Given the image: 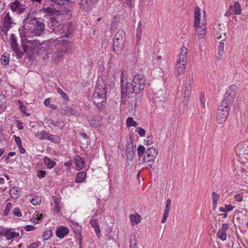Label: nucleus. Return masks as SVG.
Returning <instances> with one entry per match:
<instances>
[{
	"instance_id": "nucleus-56",
	"label": "nucleus",
	"mask_w": 248,
	"mask_h": 248,
	"mask_svg": "<svg viewBox=\"0 0 248 248\" xmlns=\"http://www.w3.org/2000/svg\"><path fill=\"white\" fill-rule=\"evenodd\" d=\"M36 227L35 226H33V225H26L24 227V229L25 231H33L35 229Z\"/></svg>"
},
{
	"instance_id": "nucleus-48",
	"label": "nucleus",
	"mask_w": 248,
	"mask_h": 248,
	"mask_svg": "<svg viewBox=\"0 0 248 248\" xmlns=\"http://www.w3.org/2000/svg\"><path fill=\"white\" fill-rule=\"evenodd\" d=\"M137 132L140 137H144L145 136V130L141 127H138L136 129Z\"/></svg>"
},
{
	"instance_id": "nucleus-17",
	"label": "nucleus",
	"mask_w": 248,
	"mask_h": 248,
	"mask_svg": "<svg viewBox=\"0 0 248 248\" xmlns=\"http://www.w3.org/2000/svg\"><path fill=\"white\" fill-rule=\"evenodd\" d=\"M75 31V26L72 23H69L65 26V29L62 31L64 33L65 38H71Z\"/></svg>"
},
{
	"instance_id": "nucleus-52",
	"label": "nucleus",
	"mask_w": 248,
	"mask_h": 248,
	"mask_svg": "<svg viewBox=\"0 0 248 248\" xmlns=\"http://www.w3.org/2000/svg\"><path fill=\"white\" fill-rule=\"evenodd\" d=\"M12 207V203L11 202H9L7 204L5 209L3 211V215L4 216H7L8 215V212H9L10 209Z\"/></svg>"
},
{
	"instance_id": "nucleus-54",
	"label": "nucleus",
	"mask_w": 248,
	"mask_h": 248,
	"mask_svg": "<svg viewBox=\"0 0 248 248\" xmlns=\"http://www.w3.org/2000/svg\"><path fill=\"white\" fill-rule=\"evenodd\" d=\"M204 94L203 93H201L200 97V101L201 104V105L203 108H204L205 107V104L204 101Z\"/></svg>"
},
{
	"instance_id": "nucleus-64",
	"label": "nucleus",
	"mask_w": 248,
	"mask_h": 248,
	"mask_svg": "<svg viewBox=\"0 0 248 248\" xmlns=\"http://www.w3.org/2000/svg\"><path fill=\"white\" fill-rule=\"evenodd\" d=\"M24 7H25V6L24 5L23 6H21L20 7H19L18 9V11H16V12L19 14L23 13L24 12V11L25 10V8Z\"/></svg>"
},
{
	"instance_id": "nucleus-8",
	"label": "nucleus",
	"mask_w": 248,
	"mask_h": 248,
	"mask_svg": "<svg viewBox=\"0 0 248 248\" xmlns=\"http://www.w3.org/2000/svg\"><path fill=\"white\" fill-rule=\"evenodd\" d=\"M49 1V0H46L44 7L39 10L40 12L42 14L50 15L60 14V11L56 10V7H55V6L57 4L54 2H51V3L49 4L48 2Z\"/></svg>"
},
{
	"instance_id": "nucleus-42",
	"label": "nucleus",
	"mask_w": 248,
	"mask_h": 248,
	"mask_svg": "<svg viewBox=\"0 0 248 248\" xmlns=\"http://www.w3.org/2000/svg\"><path fill=\"white\" fill-rule=\"evenodd\" d=\"M52 235V232L50 230H46V231L44 232L43 235V239L44 240H47L50 238Z\"/></svg>"
},
{
	"instance_id": "nucleus-22",
	"label": "nucleus",
	"mask_w": 248,
	"mask_h": 248,
	"mask_svg": "<svg viewBox=\"0 0 248 248\" xmlns=\"http://www.w3.org/2000/svg\"><path fill=\"white\" fill-rule=\"evenodd\" d=\"M90 223L91 226L93 228H94L95 232L96 233L97 237L98 238H99L101 236L100 229L99 226L98 224V223L97 222V221L95 219H91L90 221Z\"/></svg>"
},
{
	"instance_id": "nucleus-6",
	"label": "nucleus",
	"mask_w": 248,
	"mask_h": 248,
	"mask_svg": "<svg viewBox=\"0 0 248 248\" xmlns=\"http://www.w3.org/2000/svg\"><path fill=\"white\" fill-rule=\"evenodd\" d=\"M146 78L144 74L137 73L134 76L132 82L136 94H139L144 91Z\"/></svg>"
},
{
	"instance_id": "nucleus-35",
	"label": "nucleus",
	"mask_w": 248,
	"mask_h": 248,
	"mask_svg": "<svg viewBox=\"0 0 248 248\" xmlns=\"http://www.w3.org/2000/svg\"><path fill=\"white\" fill-rule=\"evenodd\" d=\"M48 134V133H47L46 131L42 130L41 131L37 133L36 137L42 140H46Z\"/></svg>"
},
{
	"instance_id": "nucleus-26",
	"label": "nucleus",
	"mask_w": 248,
	"mask_h": 248,
	"mask_svg": "<svg viewBox=\"0 0 248 248\" xmlns=\"http://www.w3.org/2000/svg\"><path fill=\"white\" fill-rule=\"evenodd\" d=\"M86 177V173L84 171H80L78 172L75 178V182L77 183H80L84 181Z\"/></svg>"
},
{
	"instance_id": "nucleus-20",
	"label": "nucleus",
	"mask_w": 248,
	"mask_h": 248,
	"mask_svg": "<svg viewBox=\"0 0 248 248\" xmlns=\"http://www.w3.org/2000/svg\"><path fill=\"white\" fill-rule=\"evenodd\" d=\"M12 24H15L14 23H13L11 21V18L9 16V13L6 14L4 19H3V25L5 26V30H6V32H7L8 30L10 29V28L12 27Z\"/></svg>"
},
{
	"instance_id": "nucleus-33",
	"label": "nucleus",
	"mask_w": 248,
	"mask_h": 248,
	"mask_svg": "<svg viewBox=\"0 0 248 248\" xmlns=\"http://www.w3.org/2000/svg\"><path fill=\"white\" fill-rule=\"evenodd\" d=\"M46 140L55 143H58L60 141V138L57 135H53L48 133Z\"/></svg>"
},
{
	"instance_id": "nucleus-41",
	"label": "nucleus",
	"mask_w": 248,
	"mask_h": 248,
	"mask_svg": "<svg viewBox=\"0 0 248 248\" xmlns=\"http://www.w3.org/2000/svg\"><path fill=\"white\" fill-rule=\"evenodd\" d=\"M89 122L91 126L94 127H97L100 125V123L98 120L95 118H92L89 120Z\"/></svg>"
},
{
	"instance_id": "nucleus-4",
	"label": "nucleus",
	"mask_w": 248,
	"mask_h": 248,
	"mask_svg": "<svg viewBox=\"0 0 248 248\" xmlns=\"http://www.w3.org/2000/svg\"><path fill=\"white\" fill-rule=\"evenodd\" d=\"M121 98L123 99H125L127 95L131 96L133 93H135L133 82H129L127 81L126 78H124L123 72L121 75Z\"/></svg>"
},
{
	"instance_id": "nucleus-24",
	"label": "nucleus",
	"mask_w": 248,
	"mask_h": 248,
	"mask_svg": "<svg viewBox=\"0 0 248 248\" xmlns=\"http://www.w3.org/2000/svg\"><path fill=\"white\" fill-rule=\"evenodd\" d=\"M0 236H5L7 239L10 240L16 236V233L11 230H3L0 232Z\"/></svg>"
},
{
	"instance_id": "nucleus-21",
	"label": "nucleus",
	"mask_w": 248,
	"mask_h": 248,
	"mask_svg": "<svg viewBox=\"0 0 248 248\" xmlns=\"http://www.w3.org/2000/svg\"><path fill=\"white\" fill-rule=\"evenodd\" d=\"M229 7L234 14L238 16L241 14L242 9L238 2H234L233 5H230Z\"/></svg>"
},
{
	"instance_id": "nucleus-61",
	"label": "nucleus",
	"mask_w": 248,
	"mask_h": 248,
	"mask_svg": "<svg viewBox=\"0 0 248 248\" xmlns=\"http://www.w3.org/2000/svg\"><path fill=\"white\" fill-rule=\"evenodd\" d=\"M141 101V97L140 96L136 97L134 101V108H136V107L138 106V102H140Z\"/></svg>"
},
{
	"instance_id": "nucleus-38",
	"label": "nucleus",
	"mask_w": 248,
	"mask_h": 248,
	"mask_svg": "<svg viewBox=\"0 0 248 248\" xmlns=\"http://www.w3.org/2000/svg\"><path fill=\"white\" fill-rule=\"evenodd\" d=\"M145 148L143 145H139L137 149V153L139 156V158H140L142 157L144 154H145Z\"/></svg>"
},
{
	"instance_id": "nucleus-46",
	"label": "nucleus",
	"mask_w": 248,
	"mask_h": 248,
	"mask_svg": "<svg viewBox=\"0 0 248 248\" xmlns=\"http://www.w3.org/2000/svg\"><path fill=\"white\" fill-rule=\"evenodd\" d=\"M52 199L55 204V210L57 212H59L60 211V207L59 205L58 199L57 197L55 196H53Z\"/></svg>"
},
{
	"instance_id": "nucleus-9",
	"label": "nucleus",
	"mask_w": 248,
	"mask_h": 248,
	"mask_svg": "<svg viewBox=\"0 0 248 248\" xmlns=\"http://www.w3.org/2000/svg\"><path fill=\"white\" fill-rule=\"evenodd\" d=\"M125 149V155L126 158L129 161L133 159L135 155L136 145H134L132 137L129 138V140L127 141Z\"/></svg>"
},
{
	"instance_id": "nucleus-19",
	"label": "nucleus",
	"mask_w": 248,
	"mask_h": 248,
	"mask_svg": "<svg viewBox=\"0 0 248 248\" xmlns=\"http://www.w3.org/2000/svg\"><path fill=\"white\" fill-rule=\"evenodd\" d=\"M191 86H186L185 90L184 92V100L183 102L185 106H186L188 100H189L190 98V95L191 94Z\"/></svg>"
},
{
	"instance_id": "nucleus-37",
	"label": "nucleus",
	"mask_w": 248,
	"mask_h": 248,
	"mask_svg": "<svg viewBox=\"0 0 248 248\" xmlns=\"http://www.w3.org/2000/svg\"><path fill=\"white\" fill-rule=\"evenodd\" d=\"M248 195L247 193L241 192L234 195V198L236 201L241 202L243 201V197H246Z\"/></svg>"
},
{
	"instance_id": "nucleus-55",
	"label": "nucleus",
	"mask_w": 248,
	"mask_h": 248,
	"mask_svg": "<svg viewBox=\"0 0 248 248\" xmlns=\"http://www.w3.org/2000/svg\"><path fill=\"white\" fill-rule=\"evenodd\" d=\"M213 202H217L219 197V195L216 192H213L212 194Z\"/></svg>"
},
{
	"instance_id": "nucleus-25",
	"label": "nucleus",
	"mask_w": 248,
	"mask_h": 248,
	"mask_svg": "<svg viewBox=\"0 0 248 248\" xmlns=\"http://www.w3.org/2000/svg\"><path fill=\"white\" fill-rule=\"evenodd\" d=\"M44 163L49 169H52L56 165V162L47 156H45L44 158Z\"/></svg>"
},
{
	"instance_id": "nucleus-30",
	"label": "nucleus",
	"mask_w": 248,
	"mask_h": 248,
	"mask_svg": "<svg viewBox=\"0 0 248 248\" xmlns=\"http://www.w3.org/2000/svg\"><path fill=\"white\" fill-rule=\"evenodd\" d=\"M125 33L122 30H119L115 34L114 39L116 40H122L124 41Z\"/></svg>"
},
{
	"instance_id": "nucleus-39",
	"label": "nucleus",
	"mask_w": 248,
	"mask_h": 248,
	"mask_svg": "<svg viewBox=\"0 0 248 248\" xmlns=\"http://www.w3.org/2000/svg\"><path fill=\"white\" fill-rule=\"evenodd\" d=\"M10 41L13 50L16 52V37L13 33L11 34Z\"/></svg>"
},
{
	"instance_id": "nucleus-40",
	"label": "nucleus",
	"mask_w": 248,
	"mask_h": 248,
	"mask_svg": "<svg viewBox=\"0 0 248 248\" xmlns=\"http://www.w3.org/2000/svg\"><path fill=\"white\" fill-rule=\"evenodd\" d=\"M9 55L8 53H5L1 58V63L2 64L6 65L9 62Z\"/></svg>"
},
{
	"instance_id": "nucleus-15",
	"label": "nucleus",
	"mask_w": 248,
	"mask_h": 248,
	"mask_svg": "<svg viewBox=\"0 0 248 248\" xmlns=\"http://www.w3.org/2000/svg\"><path fill=\"white\" fill-rule=\"evenodd\" d=\"M229 225L227 223H223L221 228L218 230L217 236L222 241H224L227 238L226 231L229 229Z\"/></svg>"
},
{
	"instance_id": "nucleus-59",
	"label": "nucleus",
	"mask_w": 248,
	"mask_h": 248,
	"mask_svg": "<svg viewBox=\"0 0 248 248\" xmlns=\"http://www.w3.org/2000/svg\"><path fill=\"white\" fill-rule=\"evenodd\" d=\"M77 239L78 240V241H79L78 242V245H79V248H82V235L81 234H80L78 235L77 236Z\"/></svg>"
},
{
	"instance_id": "nucleus-7",
	"label": "nucleus",
	"mask_w": 248,
	"mask_h": 248,
	"mask_svg": "<svg viewBox=\"0 0 248 248\" xmlns=\"http://www.w3.org/2000/svg\"><path fill=\"white\" fill-rule=\"evenodd\" d=\"M230 107L223 104L218 106L217 116V121L218 123L223 124L226 121L229 114Z\"/></svg>"
},
{
	"instance_id": "nucleus-12",
	"label": "nucleus",
	"mask_w": 248,
	"mask_h": 248,
	"mask_svg": "<svg viewBox=\"0 0 248 248\" xmlns=\"http://www.w3.org/2000/svg\"><path fill=\"white\" fill-rule=\"evenodd\" d=\"M186 59L187 57H185L183 56H180V58H177L175 68L176 74L178 76H180V75L184 72L186 68Z\"/></svg>"
},
{
	"instance_id": "nucleus-31",
	"label": "nucleus",
	"mask_w": 248,
	"mask_h": 248,
	"mask_svg": "<svg viewBox=\"0 0 248 248\" xmlns=\"http://www.w3.org/2000/svg\"><path fill=\"white\" fill-rule=\"evenodd\" d=\"M130 248H138L137 245L136 236L132 234L130 238Z\"/></svg>"
},
{
	"instance_id": "nucleus-1",
	"label": "nucleus",
	"mask_w": 248,
	"mask_h": 248,
	"mask_svg": "<svg viewBox=\"0 0 248 248\" xmlns=\"http://www.w3.org/2000/svg\"><path fill=\"white\" fill-rule=\"evenodd\" d=\"M20 29H18L20 38V46L26 53L30 60H33L35 56H38L43 48V44L39 40H29L26 37L25 32H22Z\"/></svg>"
},
{
	"instance_id": "nucleus-2",
	"label": "nucleus",
	"mask_w": 248,
	"mask_h": 248,
	"mask_svg": "<svg viewBox=\"0 0 248 248\" xmlns=\"http://www.w3.org/2000/svg\"><path fill=\"white\" fill-rule=\"evenodd\" d=\"M24 25L22 27V32H25L26 37L28 35L40 36L44 32L45 24L37 20L36 18L28 17L23 21Z\"/></svg>"
},
{
	"instance_id": "nucleus-18",
	"label": "nucleus",
	"mask_w": 248,
	"mask_h": 248,
	"mask_svg": "<svg viewBox=\"0 0 248 248\" xmlns=\"http://www.w3.org/2000/svg\"><path fill=\"white\" fill-rule=\"evenodd\" d=\"M200 11V9L199 7H196L195 8L194 26L196 30H198L200 28L199 25L201 21Z\"/></svg>"
},
{
	"instance_id": "nucleus-50",
	"label": "nucleus",
	"mask_w": 248,
	"mask_h": 248,
	"mask_svg": "<svg viewBox=\"0 0 248 248\" xmlns=\"http://www.w3.org/2000/svg\"><path fill=\"white\" fill-rule=\"evenodd\" d=\"M46 172L45 170H39L37 171V176L38 178L42 179L45 177Z\"/></svg>"
},
{
	"instance_id": "nucleus-34",
	"label": "nucleus",
	"mask_w": 248,
	"mask_h": 248,
	"mask_svg": "<svg viewBox=\"0 0 248 248\" xmlns=\"http://www.w3.org/2000/svg\"><path fill=\"white\" fill-rule=\"evenodd\" d=\"M16 146L18 147L19 152L20 154H23L26 152V150L25 148L22 146L21 140L18 137H16Z\"/></svg>"
},
{
	"instance_id": "nucleus-60",
	"label": "nucleus",
	"mask_w": 248,
	"mask_h": 248,
	"mask_svg": "<svg viewBox=\"0 0 248 248\" xmlns=\"http://www.w3.org/2000/svg\"><path fill=\"white\" fill-rule=\"evenodd\" d=\"M171 201L170 199H168L166 201L165 210L170 211V208Z\"/></svg>"
},
{
	"instance_id": "nucleus-45",
	"label": "nucleus",
	"mask_w": 248,
	"mask_h": 248,
	"mask_svg": "<svg viewBox=\"0 0 248 248\" xmlns=\"http://www.w3.org/2000/svg\"><path fill=\"white\" fill-rule=\"evenodd\" d=\"M62 56V53L61 51H58L55 53L54 55L53 56L52 58L53 60L57 62L58 60H60V59Z\"/></svg>"
},
{
	"instance_id": "nucleus-10",
	"label": "nucleus",
	"mask_w": 248,
	"mask_h": 248,
	"mask_svg": "<svg viewBox=\"0 0 248 248\" xmlns=\"http://www.w3.org/2000/svg\"><path fill=\"white\" fill-rule=\"evenodd\" d=\"M158 154V150L154 147L148 148L145 152V155L143 157V162H154Z\"/></svg>"
},
{
	"instance_id": "nucleus-16",
	"label": "nucleus",
	"mask_w": 248,
	"mask_h": 248,
	"mask_svg": "<svg viewBox=\"0 0 248 248\" xmlns=\"http://www.w3.org/2000/svg\"><path fill=\"white\" fill-rule=\"evenodd\" d=\"M69 232V230L68 227L63 226H60L58 227L56 231V236L60 238H63L65 235Z\"/></svg>"
},
{
	"instance_id": "nucleus-53",
	"label": "nucleus",
	"mask_w": 248,
	"mask_h": 248,
	"mask_svg": "<svg viewBox=\"0 0 248 248\" xmlns=\"http://www.w3.org/2000/svg\"><path fill=\"white\" fill-rule=\"evenodd\" d=\"M224 48V43L223 42H220L218 45V54L221 55L223 53Z\"/></svg>"
},
{
	"instance_id": "nucleus-27",
	"label": "nucleus",
	"mask_w": 248,
	"mask_h": 248,
	"mask_svg": "<svg viewBox=\"0 0 248 248\" xmlns=\"http://www.w3.org/2000/svg\"><path fill=\"white\" fill-rule=\"evenodd\" d=\"M130 221L135 225L138 224L140 222L141 217L139 214H131L129 216Z\"/></svg>"
},
{
	"instance_id": "nucleus-57",
	"label": "nucleus",
	"mask_w": 248,
	"mask_h": 248,
	"mask_svg": "<svg viewBox=\"0 0 248 248\" xmlns=\"http://www.w3.org/2000/svg\"><path fill=\"white\" fill-rule=\"evenodd\" d=\"M74 232L75 233L76 236L78 235V234H81V227L80 226H79L78 225L77 228H74Z\"/></svg>"
},
{
	"instance_id": "nucleus-63",
	"label": "nucleus",
	"mask_w": 248,
	"mask_h": 248,
	"mask_svg": "<svg viewBox=\"0 0 248 248\" xmlns=\"http://www.w3.org/2000/svg\"><path fill=\"white\" fill-rule=\"evenodd\" d=\"M192 81H193V78L192 77H190L189 76V78H188L186 82V86H191V85L192 83Z\"/></svg>"
},
{
	"instance_id": "nucleus-36",
	"label": "nucleus",
	"mask_w": 248,
	"mask_h": 248,
	"mask_svg": "<svg viewBox=\"0 0 248 248\" xmlns=\"http://www.w3.org/2000/svg\"><path fill=\"white\" fill-rule=\"evenodd\" d=\"M57 91L58 93L61 95L64 101L68 102L69 100V97L67 96L66 93H65L61 88H58L57 89Z\"/></svg>"
},
{
	"instance_id": "nucleus-44",
	"label": "nucleus",
	"mask_w": 248,
	"mask_h": 248,
	"mask_svg": "<svg viewBox=\"0 0 248 248\" xmlns=\"http://www.w3.org/2000/svg\"><path fill=\"white\" fill-rule=\"evenodd\" d=\"M31 202L33 205H38L40 204L41 199L38 196H36L31 201Z\"/></svg>"
},
{
	"instance_id": "nucleus-62",
	"label": "nucleus",
	"mask_w": 248,
	"mask_h": 248,
	"mask_svg": "<svg viewBox=\"0 0 248 248\" xmlns=\"http://www.w3.org/2000/svg\"><path fill=\"white\" fill-rule=\"evenodd\" d=\"M40 245V242H37L36 243H33L30 245L28 248H37Z\"/></svg>"
},
{
	"instance_id": "nucleus-13",
	"label": "nucleus",
	"mask_w": 248,
	"mask_h": 248,
	"mask_svg": "<svg viewBox=\"0 0 248 248\" xmlns=\"http://www.w3.org/2000/svg\"><path fill=\"white\" fill-rule=\"evenodd\" d=\"M78 4L80 9L85 11H91L92 9V3L95 2L94 0H77Z\"/></svg>"
},
{
	"instance_id": "nucleus-28",
	"label": "nucleus",
	"mask_w": 248,
	"mask_h": 248,
	"mask_svg": "<svg viewBox=\"0 0 248 248\" xmlns=\"http://www.w3.org/2000/svg\"><path fill=\"white\" fill-rule=\"evenodd\" d=\"M72 39V38H65L64 35L63 36V37H61L60 38H58L57 42L59 45H67L69 44H70L71 42V40Z\"/></svg>"
},
{
	"instance_id": "nucleus-51",
	"label": "nucleus",
	"mask_w": 248,
	"mask_h": 248,
	"mask_svg": "<svg viewBox=\"0 0 248 248\" xmlns=\"http://www.w3.org/2000/svg\"><path fill=\"white\" fill-rule=\"evenodd\" d=\"M16 57H17L18 58H21V57L23 55V53L20 50V47L19 46L17 45V43H16Z\"/></svg>"
},
{
	"instance_id": "nucleus-32",
	"label": "nucleus",
	"mask_w": 248,
	"mask_h": 248,
	"mask_svg": "<svg viewBox=\"0 0 248 248\" xmlns=\"http://www.w3.org/2000/svg\"><path fill=\"white\" fill-rule=\"evenodd\" d=\"M126 124L128 127L131 126L136 127L138 125V123L134 121L133 118L128 117L126 121Z\"/></svg>"
},
{
	"instance_id": "nucleus-47",
	"label": "nucleus",
	"mask_w": 248,
	"mask_h": 248,
	"mask_svg": "<svg viewBox=\"0 0 248 248\" xmlns=\"http://www.w3.org/2000/svg\"><path fill=\"white\" fill-rule=\"evenodd\" d=\"M64 114L66 115H71L74 114V110L70 107H66V108L64 110Z\"/></svg>"
},
{
	"instance_id": "nucleus-14",
	"label": "nucleus",
	"mask_w": 248,
	"mask_h": 248,
	"mask_svg": "<svg viewBox=\"0 0 248 248\" xmlns=\"http://www.w3.org/2000/svg\"><path fill=\"white\" fill-rule=\"evenodd\" d=\"M124 41L122 39L113 40V51L117 55H120L124 49Z\"/></svg>"
},
{
	"instance_id": "nucleus-29",
	"label": "nucleus",
	"mask_w": 248,
	"mask_h": 248,
	"mask_svg": "<svg viewBox=\"0 0 248 248\" xmlns=\"http://www.w3.org/2000/svg\"><path fill=\"white\" fill-rule=\"evenodd\" d=\"M18 103L19 104V108L21 112L22 115L27 116H30L31 114L29 113L26 112V107L23 105L22 102L20 100H18Z\"/></svg>"
},
{
	"instance_id": "nucleus-23",
	"label": "nucleus",
	"mask_w": 248,
	"mask_h": 248,
	"mask_svg": "<svg viewBox=\"0 0 248 248\" xmlns=\"http://www.w3.org/2000/svg\"><path fill=\"white\" fill-rule=\"evenodd\" d=\"M75 161L77 170H81L84 168L85 162L80 156L78 155L76 156Z\"/></svg>"
},
{
	"instance_id": "nucleus-58",
	"label": "nucleus",
	"mask_w": 248,
	"mask_h": 248,
	"mask_svg": "<svg viewBox=\"0 0 248 248\" xmlns=\"http://www.w3.org/2000/svg\"><path fill=\"white\" fill-rule=\"evenodd\" d=\"M233 206L231 204H227L225 206V212L231 211L233 210Z\"/></svg>"
},
{
	"instance_id": "nucleus-5",
	"label": "nucleus",
	"mask_w": 248,
	"mask_h": 248,
	"mask_svg": "<svg viewBox=\"0 0 248 248\" xmlns=\"http://www.w3.org/2000/svg\"><path fill=\"white\" fill-rule=\"evenodd\" d=\"M237 93V87L232 84L226 90L221 104L231 107L234 101Z\"/></svg>"
},
{
	"instance_id": "nucleus-49",
	"label": "nucleus",
	"mask_w": 248,
	"mask_h": 248,
	"mask_svg": "<svg viewBox=\"0 0 248 248\" xmlns=\"http://www.w3.org/2000/svg\"><path fill=\"white\" fill-rule=\"evenodd\" d=\"M187 55V49L186 47H182L180 49V52L179 55L178 56V58H180V56H185L186 57Z\"/></svg>"
},
{
	"instance_id": "nucleus-3",
	"label": "nucleus",
	"mask_w": 248,
	"mask_h": 248,
	"mask_svg": "<svg viewBox=\"0 0 248 248\" xmlns=\"http://www.w3.org/2000/svg\"><path fill=\"white\" fill-rule=\"evenodd\" d=\"M106 84L102 77H99L97 81L95 91L93 94V103L99 109L106 105Z\"/></svg>"
},
{
	"instance_id": "nucleus-11",
	"label": "nucleus",
	"mask_w": 248,
	"mask_h": 248,
	"mask_svg": "<svg viewBox=\"0 0 248 248\" xmlns=\"http://www.w3.org/2000/svg\"><path fill=\"white\" fill-rule=\"evenodd\" d=\"M47 27L49 28V31L55 33L62 32L63 25L60 24V23L55 19L51 18L49 22L48 23Z\"/></svg>"
},
{
	"instance_id": "nucleus-43",
	"label": "nucleus",
	"mask_w": 248,
	"mask_h": 248,
	"mask_svg": "<svg viewBox=\"0 0 248 248\" xmlns=\"http://www.w3.org/2000/svg\"><path fill=\"white\" fill-rule=\"evenodd\" d=\"M142 30L140 27H138L136 31L137 44H138L141 39Z\"/></svg>"
}]
</instances>
